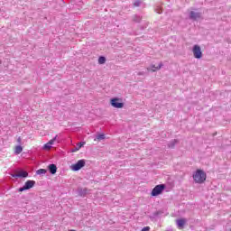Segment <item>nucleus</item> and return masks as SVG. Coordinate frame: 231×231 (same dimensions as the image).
Here are the masks:
<instances>
[{
	"label": "nucleus",
	"mask_w": 231,
	"mask_h": 231,
	"mask_svg": "<svg viewBox=\"0 0 231 231\" xmlns=\"http://www.w3.org/2000/svg\"><path fill=\"white\" fill-rule=\"evenodd\" d=\"M15 154H21L23 152V146L17 145L14 147Z\"/></svg>",
	"instance_id": "ddd939ff"
},
{
	"label": "nucleus",
	"mask_w": 231,
	"mask_h": 231,
	"mask_svg": "<svg viewBox=\"0 0 231 231\" xmlns=\"http://www.w3.org/2000/svg\"><path fill=\"white\" fill-rule=\"evenodd\" d=\"M110 104L112 107H116V109H122V107H124V102H122V98L114 97L110 100Z\"/></svg>",
	"instance_id": "f03ea898"
},
{
	"label": "nucleus",
	"mask_w": 231,
	"mask_h": 231,
	"mask_svg": "<svg viewBox=\"0 0 231 231\" xmlns=\"http://www.w3.org/2000/svg\"><path fill=\"white\" fill-rule=\"evenodd\" d=\"M162 67H163V63H159V65L156 67L155 65H151L150 69H147L148 71L155 72V71H160V69H162Z\"/></svg>",
	"instance_id": "0eeeda50"
},
{
	"label": "nucleus",
	"mask_w": 231,
	"mask_h": 231,
	"mask_svg": "<svg viewBox=\"0 0 231 231\" xmlns=\"http://www.w3.org/2000/svg\"><path fill=\"white\" fill-rule=\"evenodd\" d=\"M70 231H75V230L71 229Z\"/></svg>",
	"instance_id": "5701e85b"
},
{
	"label": "nucleus",
	"mask_w": 231,
	"mask_h": 231,
	"mask_svg": "<svg viewBox=\"0 0 231 231\" xmlns=\"http://www.w3.org/2000/svg\"><path fill=\"white\" fill-rule=\"evenodd\" d=\"M193 180L195 183L201 185V183H205V181H207V173H205L203 170H197L193 173Z\"/></svg>",
	"instance_id": "f257e3e1"
},
{
	"label": "nucleus",
	"mask_w": 231,
	"mask_h": 231,
	"mask_svg": "<svg viewBox=\"0 0 231 231\" xmlns=\"http://www.w3.org/2000/svg\"><path fill=\"white\" fill-rule=\"evenodd\" d=\"M189 17L190 19H193V21H196V19H199V17H201V14L199 13L191 11L189 14Z\"/></svg>",
	"instance_id": "9d476101"
},
{
	"label": "nucleus",
	"mask_w": 231,
	"mask_h": 231,
	"mask_svg": "<svg viewBox=\"0 0 231 231\" xmlns=\"http://www.w3.org/2000/svg\"><path fill=\"white\" fill-rule=\"evenodd\" d=\"M171 147H174V143Z\"/></svg>",
	"instance_id": "4be33fe9"
},
{
	"label": "nucleus",
	"mask_w": 231,
	"mask_h": 231,
	"mask_svg": "<svg viewBox=\"0 0 231 231\" xmlns=\"http://www.w3.org/2000/svg\"><path fill=\"white\" fill-rule=\"evenodd\" d=\"M35 187V180H27L23 187L19 189L20 192H23V190H30V189H33Z\"/></svg>",
	"instance_id": "39448f33"
},
{
	"label": "nucleus",
	"mask_w": 231,
	"mask_h": 231,
	"mask_svg": "<svg viewBox=\"0 0 231 231\" xmlns=\"http://www.w3.org/2000/svg\"><path fill=\"white\" fill-rule=\"evenodd\" d=\"M173 142H174V143H177L178 141L174 140Z\"/></svg>",
	"instance_id": "412c9836"
},
{
	"label": "nucleus",
	"mask_w": 231,
	"mask_h": 231,
	"mask_svg": "<svg viewBox=\"0 0 231 231\" xmlns=\"http://www.w3.org/2000/svg\"><path fill=\"white\" fill-rule=\"evenodd\" d=\"M0 64H1V60H0Z\"/></svg>",
	"instance_id": "b1692460"
},
{
	"label": "nucleus",
	"mask_w": 231,
	"mask_h": 231,
	"mask_svg": "<svg viewBox=\"0 0 231 231\" xmlns=\"http://www.w3.org/2000/svg\"><path fill=\"white\" fill-rule=\"evenodd\" d=\"M97 142H100L101 140H106V134H101L97 136Z\"/></svg>",
	"instance_id": "2eb2a0df"
},
{
	"label": "nucleus",
	"mask_w": 231,
	"mask_h": 231,
	"mask_svg": "<svg viewBox=\"0 0 231 231\" xmlns=\"http://www.w3.org/2000/svg\"><path fill=\"white\" fill-rule=\"evenodd\" d=\"M149 230H151V227H149V226H146V227L142 229V231H149Z\"/></svg>",
	"instance_id": "6ab92c4d"
},
{
	"label": "nucleus",
	"mask_w": 231,
	"mask_h": 231,
	"mask_svg": "<svg viewBox=\"0 0 231 231\" xmlns=\"http://www.w3.org/2000/svg\"><path fill=\"white\" fill-rule=\"evenodd\" d=\"M55 140H51L49 143H47L46 144H44V146H43V149L45 150V151H50V149H51V145H53V142H54Z\"/></svg>",
	"instance_id": "f8f14e48"
},
{
	"label": "nucleus",
	"mask_w": 231,
	"mask_h": 231,
	"mask_svg": "<svg viewBox=\"0 0 231 231\" xmlns=\"http://www.w3.org/2000/svg\"><path fill=\"white\" fill-rule=\"evenodd\" d=\"M192 51L195 59H201L203 57V52H201V47L199 45H194Z\"/></svg>",
	"instance_id": "423d86ee"
},
{
	"label": "nucleus",
	"mask_w": 231,
	"mask_h": 231,
	"mask_svg": "<svg viewBox=\"0 0 231 231\" xmlns=\"http://www.w3.org/2000/svg\"><path fill=\"white\" fill-rule=\"evenodd\" d=\"M14 177V178H28V173H27V171H18Z\"/></svg>",
	"instance_id": "1a4fd4ad"
},
{
	"label": "nucleus",
	"mask_w": 231,
	"mask_h": 231,
	"mask_svg": "<svg viewBox=\"0 0 231 231\" xmlns=\"http://www.w3.org/2000/svg\"><path fill=\"white\" fill-rule=\"evenodd\" d=\"M48 169H49L51 174H56V173H57V165H55V164H50V165L48 166Z\"/></svg>",
	"instance_id": "9b49d317"
},
{
	"label": "nucleus",
	"mask_w": 231,
	"mask_h": 231,
	"mask_svg": "<svg viewBox=\"0 0 231 231\" xmlns=\"http://www.w3.org/2000/svg\"><path fill=\"white\" fill-rule=\"evenodd\" d=\"M48 171L46 169H40L37 171V174H46Z\"/></svg>",
	"instance_id": "dca6fc26"
},
{
	"label": "nucleus",
	"mask_w": 231,
	"mask_h": 231,
	"mask_svg": "<svg viewBox=\"0 0 231 231\" xmlns=\"http://www.w3.org/2000/svg\"><path fill=\"white\" fill-rule=\"evenodd\" d=\"M86 166V160L82 159L77 162V163H74L70 166L71 171H80L82 167Z\"/></svg>",
	"instance_id": "7ed1b4c3"
},
{
	"label": "nucleus",
	"mask_w": 231,
	"mask_h": 231,
	"mask_svg": "<svg viewBox=\"0 0 231 231\" xmlns=\"http://www.w3.org/2000/svg\"><path fill=\"white\" fill-rule=\"evenodd\" d=\"M17 142H18V143H21V142H22L21 137H19V138L17 139Z\"/></svg>",
	"instance_id": "aec40b11"
},
{
	"label": "nucleus",
	"mask_w": 231,
	"mask_h": 231,
	"mask_svg": "<svg viewBox=\"0 0 231 231\" xmlns=\"http://www.w3.org/2000/svg\"><path fill=\"white\" fill-rule=\"evenodd\" d=\"M142 2L140 0H136L134 3V6H140V4Z\"/></svg>",
	"instance_id": "f3484780"
},
{
	"label": "nucleus",
	"mask_w": 231,
	"mask_h": 231,
	"mask_svg": "<svg viewBox=\"0 0 231 231\" xmlns=\"http://www.w3.org/2000/svg\"><path fill=\"white\" fill-rule=\"evenodd\" d=\"M84 145H86V143L84 142L79 143V149H80L81 147H84Z\"/></svg>",
	"instance_id": "a211bd4d"
},
{
	"label": "nucleus",
	"mask_w": 231,
	"mask_h": 231,
	"mask_svg": "<svg viewBox=\"0 0 231 231\" xmlns=\"http://www.w3.org/2000/svg\"><path fill=\"white\" fill-rule=\"evenodd\" d=\"M98 64H106V57L100 56L98 58Z\"/></svg>",
	"instance_id": "4468645a"
},
{
	"label": "nucleus",
	"mask_w": 231,
	"mask_h": 231,
	"mask_svg": "<svg viewBox=\"0 0 231 231\" xmlns=\"http://www.w3.org/2000/svg\"><path fill=\"white\" fill-rule=\"evenodd\" d=\"M163 190H165V185L159 184L152 189L151 194H152V196H160V194H162V192H163Z\"/></svg>",
	"instance_id": "20e7f679"
},
{
	"label": "nucleus",
	"mask_w": 231,
	"mask_h": 231,
	"mask_svg": "<svg viewBox=\"0 0 231 231\" xmlns=\"http://www.w3.org/2000/svg\"><path fill=\"white\" fill-rule=\"evenodd\" d=\"M178 228L180 230H183V227L185 226V224L187 223V220L185 218H180L176 221Z\"/></svg>",
	"instance_id": "6e6552de"
}]
</instances>
